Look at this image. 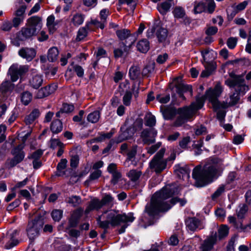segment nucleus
I'll list each match as a JSON object with an SVG mask.
<instances>
[{"instance_id":"052dcab7","label":"nucleus","mask_w":251,"mask_h":251,"mask_svg":"<svg viewBox=\"0 0 251 251\" xmlns=\"http://www.w3.org/2000/svg\"><path fill=\"white\" fill-rule=\"evenodd\" d=\"M207 10L208 13H212L215 10V3L214 0H207Z\"/></svg>"},{"instance_id":"dca6fc26","label":"nucleus","mask_w":251,"mask_h":251,"mask_svg":"<svg viewBox=\"0 0 251 251\" xmlns=\"http://www.w3.org/2000/svg\"><path fill=\"white\" fill-rule=\"evenodd\" d=\"M133 44V40L131 42L128 43L126 41V43L121 42L119 44V48L114 50V55L115 58H119L122 57L124 53H127Z\"/></svg>"},{"instance_id":"6ab92c4d","label":"nucleus","mask_w":251,"mask_h":251,"mask_svg":"<svg viewBox=\"0 0 251 251\" xmlns=\"http://www.w3.org/2000/svg\"><path fill=\"white\" fill-rule=\"evenodd\" d=\"M26 26H29L38 32L42 27V18L37 16L30 17L27 20Z\"/></svg>"},{"instance_id":"0eeeda50","label":"nucleus","mask_w":251,"mask_h":251,"mask_svg":"<svg viewBox=\"0 0 251 251\" xmlns=\"http://www.w3.org/2000/svg\"><path fill=\"white\" fill-rule=\"evenodd\" d=\"M44 224V218L41 215H37L28 222L25 232L30 241H34L40 235Z\"/></svg>"},{"instance_id":"1a4fd4ad","label":"nucleus","mask_w":251,"mask_h":251,"mask_svg":"<svg viewBox=\"0 0 251 251\" xmlns=\"http://www.w3.org/2000/svg\"><path fill=\"white\" fill-rule=\"evenodd\" d=\"M24 147V145L21 144L11 151V153L14 155V157L6 160L5 163L6 168L9 169L13 168L23 160L25 156V152L23 151Z\"/></svg>"},{"instance_id":"0e129e2a","label":"nucleus","mask_w":251,"mask_h":251,"mask_svg":"<svg viewBox=\"0 0 251 251\" xmlns=\"http://www.w3.org/2000/svg\"><path fill=\"white\" fill-rule=\"evenodd\" d=\"M156 100L161 103H166L169 101L170 97L169 95L162 96L161 95H158L156 96Z\"/></svg>"},{"instance_id":"13d9d810","label":"nucleus","mask_w":251,"mask_h":251,"mask_svg":"<svg viewBox=\"0 0 251 251\" xmlns=\"http://www.w3.org/2000/svg\"><path fill=\"white\" fill-rule=\"evenodd\" d=\"M203 64L205 68L211 74L215 70L216 67L213 61H204Z\"/></svg>"},{"instance_id":"7c9ffc66","label":"nucleus","mask_w":251,"mask_h":251,"mask_svg":"<svg viewBox=\"0 0 251 251\" xmlns=\"http://www.w3.org/2000/svg\"><path fill=\"white\" fill-rule=\"evenodd\" d=\"M50 128L54 134H57L63 129L62 122L59 120H54L51 124Z\"/></svg>"},{"instance_id":"c03bdc74","label":"nucleus","mask_w":251,"mask_h":251,"mask_svg":"<svg viewBox=\"0 0 251 251\" xmlns=\"http://www.w3.org/2000/svg\"><path fill=\"white\" fill-rule=\"evenodd\" d=\"M32 95L28 92H24L21 96V101L25 105H27L32 100Z\"/></svg>"},{"instance_id":"5fc2aeb1","label":"nucleus","mask_w":251,"mask_h":251,"mask_svg":"<svg viewBox=\"0 0 251 251\" xmlns=\"http://www.w3.org/2000/svg\"><path fill=\"white\" fill-rule=\"evenodd\" d=\"M226 108H220L217 110L214 109L215 111H217V119L221 122H222L224 121L225 117L226 116V112L225 110Z\"/></svg>"},{"instance_id":"69168bd1","label":"nucleus","mask_w":251,"mask_h":251,"mask_svg":"<svg viewBox=\"0 0 251 251\" xmlns=\"http://www.w3.org/2000/svg\"><path fill=\"white\" fill-rule=\"evenodd\" d=\"M112 175V178L111 180V182L114 185L116 184L119 181V179L121 177V174L118 171L116 172H113L111 174Z\"/></svg>"},{"instance_id":"09e8293b","label":"nucleus","mask_w":251,"mask_h":251,"mask_svg":"<svg viewBox=\"0 0 251 251\" xmlns=\"http://www.w3.org/2000/svg\"><path fill=\"white\" fill-rule=\"evenodd\" d=\"M226 187L225 185H220L218 188L216 190V191L212 194L211 198L213 200H215L218 197H219L225 190L226 189H229Z\"/></svg>"},{"instance_id":"8fccbe9b","label":"nucleus","mask_w":251,"mask_h":251,"mask_svg":"<svg viewBox=\"0 0 251 251\" xmlns=\"http://www.w3.org/2000/svg\"><path fill=\"white\" fill-rule=\"evenodd\" d=\"M67 163V160L66 159H62L60 162L58 164L57 166V169L58 171L59 172L56 174V175L58 176H61L64 174V173H61V171L66 167V165Z\"/></svg>"},{"instance_id":"423d86ee","label":"nucleus","mask_w":251,"mask_h":251,"mask_svg":"<svg viewBox=\"0 0 251 251\" xmlns=\"http://www.w3.org/2000/svg\"><path fill=\"white\" fill-rule=\"evenodd\" d=\"M218 232V236L216 231H211L210 234L201 244L199 251H211L217 243L218 239L221 240L228 235L229 228L226 225H222L219 228Z\"/></svg>"},{"instance_id":"f03ea898","label":"nucleus","mask_w":251,"mask_h":251,"mask_svg":"<svg viewBox=\"0 0 251 251\" xmlns=\"http://www.w3.org/2000/svg\"><path fill=\"white\" fill-rule=\"evenodd\" d=\"M134 219L132 213L120 214L118 211L111 210L104 212L102 215L97 218V221L100 227L105 230L109 227V225L116 226L123 224L119 230V233L121 234L125 231L129 223L133 222Z\"/></svg>"},{"instance_id":"6e6d98bb","label":"nucleus","mask_w":251,"mask_h":251,"mask_svg":"<svg viewBox=\"0 0 251 251\" xmlns=\"http://www.w3.org/2000/svg\"><path fill=\"white\" fill-rule=\"evenodd\" d=\"M143 122L142 119L140 118H137L133 124V128L134 132L136 130H140L142 128Z\"/></svg>"},{"instance_id":"c85d7f7f","label":"nucleus","mask_w":251,"mask_h":251,"mask_svg":"<svg viewBox=\"0 0 251 251\" xmlns=\"http://www.w3.org/2000/svg\"><path fill=\"white\" fill-rule=\"evenodd\" d=\"M102 206V203L98 199L92 200L85 210L86 213H88L90 211L93 210H99Z\"/></svg>"},{"instance_id":"9d476101","label":"nucleus","mask_w":251,"mask_h":251,"mask_svg":"<svg viewBox=\"0 0 251 251\" xmlns=\"http://www.w3.org/2000/svg\"><path fill=\"white\" fill-rule=\"evenodd\" d=\"M165 149L162 148L154 156L150 162V168L156 173H160L167 166V160L163 159Z\"/></svg>"},{"instance_id":"4468645a","label":"nucleus","mask_w":251,"mask_h":251,"mask_svg":"<svg viewBox=\"0 0 251 251\" xmlns=\"http://www.w3.org/2000/svg\"><path fill=\"white\" fill-rule=\"evenodd\" d=\"M154 33L159 42L163 43L166 41L168 35L167 29L163 27L159 21H156L154 24Z\"/></svg>"},{"instance_id":"4c0bfd02","label":"nucleus","mask_w":251,"mask_h":251,"mask_svg":"<svg viewBox=\"0 0 251 251\" xmlns=\"http://www.w3.org/2000/svg\"><path fill=\"white\" fill-rule=\"evenodd\" d=\"M142 175V172L136 170H130L127 173V176L132 181H137Z\"/></svg>"},{"instance_id":"de8ad7c7","label":"nucleus","mask_w":251,"mask_h":251,"mask_svg":"<svg viewBox=\"0 0 251 251\" xmlns=\"http://www.w3.org/2000/svg\"><path fill=\"white\" fill-rule=\"evenodd\" d=\"M173 13L175 17L177 18H182L185 15L184 10L181 7H175Z\"/></svg>"},{"instance_id":"2f4dec72","label":"nucleus","mask_w":251,"mask_h":251,"mask_svg":"<svg viewBox=\"0 0 251 251\" xmlns=\"http://www.w3.org/2000/svg\"><path fill=\"white\" fill-rule=\"evenodd\" d=\"M134 130L131 128H128L125 131L121 133L118 137L117 142H122V141L127 140L132 136L134 134Z\"/></svg>"},{"instance_id":"603ef678","label":"nucleus","mask_w":251,"mask_h":251,"mask_svg":"<svg viewBox=\"0 0 251 251\" xmlns=\"http://www.w3.org/2000/svg\"><path fill=\"white\" fill-rule=\"evenodd\" d=\"M63 211L59 209H55L52 211L51 216L55 221H59L62 218Z\"/></svg>"},{"instance_id":"3c124183","label":"nucleus","mask_w":251,"mask_h":251,"mask_svg":"<svg viewBox=\"0 0 251 251\" xmlns=\"http://www.w3.org/2000/svg\"><path fill=\"white\" fill-rule=\"evenodd\" d=\"M206 9V5L203 2H195L194 11L195 13H200Z\"/></svg>"},{"instance_id":"a18cd8bd","label":"nucleus","mask_w":251,"mask_h":251,"mask_svg":"<svg viewBox=\"0 0 251 251\" xmlns=\"http://www.w3.org/2000/svg\"><path fill=\"white\" fill-rule=\"evenodd\" d=\"M145 125L147 126L152 127L156 124V119L154 116L150 114L147 115L145 118Z\"/></svg>"},{"instance_id":"ddd939ff","label":"nucleus","mask_w":251,"mask_h":251,"mask_svg":"<svg viewBox=\"0 0 251 251\" xmlns=\"http://www.w3.org/2000/svg\"><path fill=\"white\" fill-rule=\"evenodd\" d=\"M157 133V132L154 128L144 129L141 133V139L138 140L137 142L140 144L142 141L143 144H151L155 142Z\"/></svg>"},{"instance_id":"f257e3e1","label":"nucleus","mask_w":251,"mask_h":251,"mask_svg":"<svg viewBox=\"0 0 251 251\" xmlns=\"http://www.w3.org/2000/svg\"><path fill=\"white\" fill-rule=\"evenodd\" d=\"M180 191L181 188L176 183L167 185L153 195L150 202L145 207V212L150 216L154 217L160 212L167 211L177 202L179 203L181 206H184L187 202L185 199L174 197L169 201H166L173 196L178 195Z\"/></svg>"},{"instance_id":"49530a36","label":"nucleus","mask_w":251,"mask_h":251,"mask_svg":"<svg viewBox=\"0 0 251 251\" xmlns=\"http://www.w3.org/2000/svg\"><path fill=\"white\" fill-rule=\"evenodd\" d=\"M67 202L73 206H77L81 203V199L79 196H73L67 200Z\"/></svg>"},{"instance_id":"39448f33","label":"nucleus","mask_w":251,"mask_h":251,"mask_svg":"<svg viewBox=\"0 0 251 251\" xmlns=\"http://www.w3.org/2000/svg\"><path fill=\"white\" fill-rule=\"evenodd\" d=\"M204 103V97H197L196 101L192 102L189 107H185L179 109L180 116L177 117L174 123L175 126H180L188 120L191 118L201 108Z\"/></svg>"},{"instance_id":"f3484780","label":"nucleus","mask_w":251,"mask_h":251,"mask_svg":"<svg viewBox=\"0 0 251 251\" xmlns=\"http://www.w3.org/2000/svg\"><path fill=\"white\" fill-rule=\"evenodd\" d=\"M18 54L27 61H30L35 57L36 51L32 48H22L19 50Z\"/></svg>"},{"instance_id":"680f3d73","label":"nucleus","mask_w":251,"mask_h":251,"mask_svg":"<svg viewBox=\"0 0 251 251\" xmlns=\"http://www.w3.org/2000/svg\"><path fill=\"white\" fill-rule=\"evenodd\" d=\"M61 109L64 113H68L72 112L75 108L73 104L64 103Z\"/></svg>"},{"instance_id":"37998d69","label":"nucleus","mask_w":251,"mask_h":251,"mask_svg":"<svg viewBox=\"0 0 251 251\" xmlns=\"http://www.w3.org/2000/svg\"><path fill=\"white\" fill-rule=\"evenodd\" d=\"M89 29V24L87 25L85 27L80 28L77 32L76 40L81 41L83 40L87 35V29Z\"/></svg>"},{"instance_id":"20e7f679","label":"nucleus","mask_w":251,"mask_h":251,"mask_svg":"<svg viewBox=\"0 0 251 251\" xmlns=\"http://www.w3.org/2000/svg\"><path fill=\"white\" fill-rule=\"evenodd\" d=\"M217 169L215 165L206 164L197 166L193 170L192 177L195 180V185L203 187L211 183L216 176Z\"/></svg>"},{"instance_id":"bb28decb","label":"nucleus","mask_w":251,"mask_h":251,"mask_svg":"<svg viewBox=\"0 0 251 251\" xmlns=\"http://www.w3.org/2000/svg\"><path fill=\"white\" fill-rule=\"evenodd\" d=\"M248 210V206L245 204H241L236 210V214L238 218L237 221H241L245 218Z\"/></svg>"},{"instance_id":"cd10ccee","label":"nucleus","mask_w":251,"mask_h":251,"mask_svg":"<svg viewBox=\"0 0 251 251\" xmlns=\"http://www.w3.org/2000/svg\"><path fill=\"white\" fill-rule=\"evenodd\" d=\"M40 114V112L38 109H34L32 111L25 119V122L26 125H30L33 123L36 118H37Z\"/></svg>"},{"instance_id":"e433bc0d","label":"nucleus","mask_w":251,"mask_h":251,"mask_svg":"<svg viewBox=\"0 0 251 251\" xmlns=\"http://www.w3.org/2000/svg\"><path fill=\"white\" fill-rule=\"evenodd\" d=\"M155 63L153 62L149 63L143 69L142 74L144 76H149V75L152 73L154 71Z\"/></svg>"},{"instance_id":"e2e57ef3","label":"nucleus","mask_w":251,"mask_h":251,"mask_svg":"<svg viewBox=\"0 0 251 251\" xmlns=\"http://www.w3.org/2000/svg\"><path fill=\"white\" fill-rule=\"evenodd\" d=\"M215 213L216 217L220 220H223L226 217V211L223 208H218L215 211Z\"/></svg>"},{"instance_id":"a878e982","label":"nucleus","mask_w":251,"mask_h":251,"mask_svg":"<svg viewBox=\"0 0 251 251\" xmlns=\"http://www.w3.org/2000/svg\"><path fill=\"white\" fill-rule=\"evenodd\" d=\"M175 172L176 175L181 178L183 177L184 176H189L190 173V170L186 165L181 166L179 165L175 166Z\"/></svg>"},{"instance_id":"79ce46f5","label":"nucleus","mask_w":251,"mask_h":251,"mask_svg":"<svg viewBox=\"0 0 251 251\" xmlns=\"http://www.w3.org/2000/svg\"><path fill=\"white\" fill-rule=\"evenodd\" d=\"M100 117V112L95 111L88 114L87 116V120L92 123H96L99 121Z\"/></svg>"},{"instance_id":"774afa93","label":"nucleus","mask_w":251,"mask_h":251,"mask_svg":"<svg viewBox=\"0 0 251 251\" xmlns=\"http://www.w3.org/2000/svg\"><path fill=\"white\" fill-rule=\"evenodd\" d=\"M54 20L55 18L54 16L50 15L49 16L47 20V25L50 30L53 28L54 26Z\"/></svg>"},{"instance_id":"f8f14e48","label":"nucleus","mask_w":251,"mask_h":251,"mask_svg":"<svg viewBox=\"0 0 251 251\" xmlns=\"http://www.w3.org/2000/svg\"><path fill=\"white\" fill-rule=\"evenodd\" d=\"M18 233L19 231L17 229L14 230L11 232H8L6 235L3 236L0 238V244L4 245L6 249L13 248L19 243L16 238Z\"/></svg>"},{"instance_id":"a19ab883","label":"nucleus","mask_w":251,"mask_h":251,"mask_svg":"<svg viewBox=\"0 0 251 251\" xmlns=\"http://www.w3.org/2000/svg\"><path fill=\"white\" fill-rule=\"evenodd\" d=\"M12 88V84L9 81H5L0 86V92L4 94L9 92Z\"/></svg>"},{"instance_id":"2eb2a0df","label":"nucleus","mask_w":251,"mask_h":251,"mask_svg":"<svg viewBox=\"0 0 251 251\" xmlns=\"http://www.w3.org/2000/svg\"><path fill=\"white\" fill-rule=\"evenodd\" d=\"M186 227L188 230L195 231L204 228L203 223L199 219L196 218H190L186 221Z\"/></svg>"},{"instance_id":"c9c22d12","label":"nucleus","mask_w":251,"mask_h":251,"mask_svg":"<svg viewBox=\"0 0 251 251\" xmlns=\"http://www.w3.org/2000/svg\"><path fill=\"white\" fill-rule=\"evenodd\" d=\"M171 4L168 2L165 1L157 5V10L162 15H165L170 11Z\"/></svg>"},{"instance_id":"412c9836","label":"nucleus","mask_w":251,"mask_h":251,"mask_svg":"<svg viewBox=\"0 0 251 251\" xmlns=\"http://www.w3.org/2000/svg\"><path fill=\"white\" fill-rule=\"evenodd\" d=\"M160 109L164 119L166 120L173 119L177 113L176 108L173 106H161Z\"/></svg>"},{"instance_id":"a211bd4d","label":"nucleus","mask_w":251,"mask_h":251,"mask_svg":"<svg viewBox=\"0 0 251 251\" xmlns=\"http://www.w3.org/2000/svg\"><path fill=\"white\" fill-rule=\"evenodd\" d=\"M228 220L230 224L240 231H246L248 229H251V223L244 226L241 221H237L236 218L232 216L228 217Z\"/></svg>"},{"instance_id":"338daca9","label":"nucleus","mask_w":251,"mask_h":251,"mask_svg":"<svg viewBox=\"0 0 251 251\" xmlns=\"http://www.w3.org/2000/svg\"><path fill=\"white\" fill-rule=\"evenodd\" d=\"M114 198L110 195H105L100 201L103 205L108 204L113 202Z\"/></svg>"},{"instance_id":"393cba45","label":"nucleus","mask_w":251,"mask_h":251,"mask_svg":"<svg viewBox=\"0 0 251 251\" xmlns=\"http://www.w3.org/2000/svg\"><path fill=\"white\" fill-rule=\"evenodd\" d=\"M21 35L23 36L22 40L29 38L33 36L36 35L37 32L33 28H31L29 26L23 27L20 31Z\"/></svg>"},{"instance_id":"f704fd0d","label":"nucleus","mask_w":251,"mask_h":251,"mask_svg":"<svg viewBox=\"0 0 251 251\" xmlns=\"http://www.w3.org/2000/svg\"><path fill=\"white\" fill-rule=\"evenodd\" d=\"M71 156L70 160L71 166L73 168H75L77 166L79 162V155L77 153V150L74 149L70 152Z\"/></svg>"},{"instance_id":"7ed1b4c3","label":"nucleus","mask_w":251,"mask_h":251,"mask_svg":"<svg viewBox=\"0 0 251 251\" xmlns=\"http://www.w3.org/2000/svg\"><path fill=\"white\" fill-rule=\"evenodd\" d=\"M229 76L225 81V84L230 88H234L235 92L229 97L230 101L227 102L228 106L235 105L240 99V95H244L249 89L243 76L231 73Z\"/></svg>"},{"instance_id":"c756f323","label":"nucleus","mask_w":251,"mask_h":251,"mask_svg":"<svg viewBox=\"0 0 251 251\" xmlns=\"http://www.w3.org/2000/svg\"><path fill=\"white\" fill-rule=\"evenodd\" d=\"M59 53V50L56 47L50 48L48 51V59L50 62H54L57 59Z\"/></svg>"},{"instance_id":"72a5a7b5","label":"nucleus","mask_w":251,"mask_h":251,"mask_svg":"<svg viewBox=\"0 0 251 251\" xmlns=\"http://www.w3.org/2000/svg\"><path fill=\"white\" fill-rule=\"evenodd\" d=\"M129 75L131 79L135 80L139 78L141 75V71L138 66H132L129 70Z\"/></svg>"},{"instance_id":"aec40b11","label":"nucleus","mask_w":251,"mask_h":251,"mask_svg":"<svg viewBox=\"0 0 251 251\" xmlns=\"http://www.w3.org/2000/svg\"><path fill=\"white\" fill-rule=\"evenodd\" d=\"M57 85L51 84L40 89L37 94V97L38 99H42L48 97L53 93L57 89Z\"/></svg>"},{"instance_id":"9b49d317","label":"nucleus","mask_w":251,"mask_h":251,"mask_svg":"<svg viewBox=\"0 0 251 251\" xmlns=\"http://www.w3.org/2000/svg\"><path fill=\"white\" fill-rule=\"evenodd\" d=\"M27 65H19L18 64H13L9 68L8 75L10 76L11 81H16L20 77L25 75L28 71Z\"/></svg>"},{"instance_id":"bf43d9fd","label":"nucleus","mask_w":251,"mask_h":251,"mask_svg":"<svg viewBox=\"0 0 251 251\" xmlns=\"http://www.w3.org/2000/svg\"><path fill=\"white\" fill-rule=\"evenodd\" d=\"M101 171L100 170H95L91 173L88 181L94 180L98 179L101 176Z\"/></svg>"},{"instance_id":"6e6552de","label":"nucleus","mask_w":251,"mask_h":251,"mask_svg":"<svg viewBox=\"0 0 251 251\" xmlns=\"http://www.w3.org/2000/svg\"><path fill=\"white\" fill-rule=\"evenodd\" d=\"M222 92V87L218 84L213 89H210L205 93L206 98L212 103L214 109L217 110L220 108H227L228 107L227 102H221L218 100Z\"/></svg>"},{"instance_id":"4be33fe9","label":"nucleus","mask_w":251,"mask_h":251,"mask_svg":"<svg viewBox=\"0 0 251 251\" xmlns=\"http://www.w3.org/2000/svg\"><path fill=\"white\" fill-rule=\"evenodd\" d=\"M116 35L118 38L121 40H126L125 42L127 41L128 43L131 42L133 40L134 42V38L130 33V31L127 29H122L117 30L116 31Z\"/></svg>"},{"instance_id":"ea45409f","label":"nucleus","mask_w":251,"mask_h":251,"mask_svg":"<svg viewBox=\"0 0 251 251\" xmlns=\"http://www.w3.org/2000/svg\"><path fill=\"white\" fill-rule=\"evenodd\" d=\"M84 21V17L80 14L74 15L71 20V22L75 26H78L81 25Z\"/></svg>"},{"instance_id":"5701e85b","label":"nucleus","mask_w":251,"mask_h":251,"mask_svg":"<svg viewBox=\"0 0 251 251\" xmlns=\"http://www.w3.org/2000/svg\"><path fill=\"white\" fill-rule=\"evenodd\" d=\"M43 82V76L40 74H33L29 79V84L32 88L37 89Z\"/></svg>"},{"instance_id":"864d4df0","label":"nucleus","mask_w":251,"mask_h":251,"mask_svg":"<svg viewBox=\"0 0 251 251\" xmlns=\"http://www.w3.org/2000/svg\"><path fill=\"white\" fill-rule=\"evenodd\" d=\"M119 3L120 5L126 4L128 5H130L132 11H134L136 6V0H119Z\"/></svg>"},{"instance_id":"58836bf2","label":"nucleus","mask_w":251,"mask_h":251,"mask_svg":"<svg viewBox=\"0 0 251 251\" xmlns=\"http://www.w3.org/2000/svg\"><path fill=\"white\" fill-rule=\"evenodd\" d=\"M26 8V5L25 4L23 3L21 5L17 8L13 15L15 16L23 18V19H25V13Z\"/></svg>"},{"instance_id":"4d7b16f0","label":"nucleus","mask_w":251,"mask_h":251,"mask_svg":"<svg viewBox=\"0 0 251 251\" xmlns=\"http://www.w3.org/2000/svg\"><path fill=\"white\" fill-rule=\"evenodd\" d=\"M132 98V93L130 91H126L123 97V101L124 104L126 106H128L130 104Z\"/></svg>"},{"instance_id":"473e14b6","label":"nucleus","mask_w":251,"mask_h":251,"mask_svg":"<svg viewBox=\"0 0 251 251\" xmlns=\"http://www.w3.org/2000/svg\"><path fill=\"white\" fill-rule=\"evenodd\" d=\"M137 50L141 52H147L150 48L149 42L146 39H142L137 44Z\"/></svg>"},{"instance_id":"b1692460","label":"nucleus","mask_w":251,"mask_h":251,"mask_svg":"<svg viewBox=\"0 0 251 251\" xmlns=\"http://www.w3.org/2000/svg\"><path fill=\"white\" fill-rule=\"evenodd\" d=\"M176 91L179 96L184 99L185 98L183 93L186 92H190L191 94L192 93V86L184 84L183 83H178L176 86Z\"/></svg>"}]
</instances>
